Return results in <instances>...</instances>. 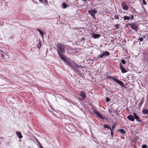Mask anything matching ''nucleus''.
<instances>
[{
	"label": "nucleus",
	"instance_id": "18",
	"mask_svg": "<svg viewBox=\"0 0 148 148\" xmlns=\"http://www.w3.org/2000/svg\"><path fill=\"white\" fill-rule=\"evenodd\" d=\"M62 6L63 8L64 9L66 8L67 7V4L64 3H62Z\"/></svg>",
	"mask_w": 148,
	"mask_h": 148
},
{
	"label": "nucleus",
	"instance_id": "35",
	"mask_svg": "<svg viewBox=\"0 0 148 148\" xmlns=\"http://www.w3.org/2000/svg\"><path fill=\"white\" fill-rule=\"evenodd\" d=\"M79 99L80 100H81V101H83V98H82V99L81 98H80V97H79Z\"/></svg>",
	"mask_w": 148,
	"mask_h": 148
},
{
	"label": "nucleus",
	"instance_id": "27",
	"mask_svg": "<svg viewBox=\"0 0 148 148\" xmlns=\"http://www.w3.org/2000/svg\"><path fill=\"white\" fill-rule=\"evenodd\" d=\"M121 62L122 64H125L126 63L125 61L124 60L122 59L121 60Z\"/></svg>",
	"mask_w": 148,
	"mask_h": 148
},
{
	"label": "nucleus",
	"instance_id": "3",
	"mask_svg": "<svg viewBox=\"0 0 148 148\" xmlns=\"http://www.w3.org/2000/svg\"><path fill=\"white\" fill-rule=\"evenodd\" d=\"M57 46L59 49L57 50H58L60 53L63 55L62 53H64L65 52V47L64 45L62 43L58 42L57 43Z\"/></svg>",
	"mask_w": 148,
	"mask_h": 148
},
{
	"label": "nucleus",
	"instance_id": "30",
	"mask_svg": "<svg viewBox=\"0 0 148 148\" xmlns=\"http://www.w3.org/2000/svg\"><path fill=\"white\" fill-rule=\"evenodd\" d=\"M41 43H39L38 45V47L39 48V49H40V47H41Z\"/></svg>",
	"mask_w": 148,
	"mask_h": 148
},
{
	"label": "nucleus",
	"instance_id": "33",
	"mask_svg": "<svg viewBox=\"0 0 148 148\" xmlns=\"http://www.w3.org/2000/svg\"><path fill=\"white\" fill-rule=\"evenodd\" d=\"M146 35H142V37L143 38H145V37H146Z\"/></svg>",
	"mask_w": 148,
	"mask_h": 148
},
{
	"label": "nucleus",
	"instance_id": "32",
	"mask_svg": "<svg viewBox=\"0 0 148 148\" xmlns=\"http://www.w3.org/2000/svg\"><path fill=\"white\" fill-rule=\"evenodd\" d=\"M130 16L131 17V18L130 20H132L133 19V18H134V16H133V15L132 14Z\"/></svg>",
	"mask_w": 148,
	"mask_h": 148
},
{
	"label": "nucleus",
	"instance_id": "19",
	"mask_svg": "<svg viewBox=\"0 0 148 148\" xmlns=\"http://www.w3.org/2000/svg\"><path fill=\"white\" fill-rule=\"evenodd\" d=\"M123 18L124 20H129L130 19V18L129 16H125L123 17Z\"/></svg>",
	"mask_w": 148,
	"mask_h": 148
},
{
	"label": "nucleus",
	"instance_id": "10",
	"mask_svg": "<svg viewBox=\"0 0 148 148\" xmlns=\"http://www.w3.org/2000/svg\"><path fill=\"white\" fill-rule=\"evenodd\" d=\"M133 114L134 117L135 119L136 120V121L138 122L141 123L142 122L141 119L139 118V117L136 114L135 112H133Z\"/></svg>",
	"mask_w": 148,
	"mask_h": 148
},
{
	"label": "nucleus",
	"instance_id": "1",
	"mask_svg": "<svg viewBox=\"0 0 148 148\" xmlns=\"http://www.w3.org/2000/svg\"><path fill=\"white\" fill-rule=\"evenodd\" d=\"M57 51L59 57L61 59L64 61L66 64L74 70L76 73H79V69L80 67L81 66L76 63L74 60H71L70 58H66L64 55H62L60 53L58 50H57Z\"/></svg>",
	"mask_w": 148,
	"mask_h": 148
},
{
	"label": "nucleus",
	"instance_id": "20",
	"mask_svg": "<svg viewBox=\"0 0 148 148\" xmlns=\"http://www.w3.org/2000/svg\"><path fill=\"white\" fill-rule=\"evenodd\" d=\"M37 30L40 33V34L42 36H43V32H42V31L40 30L39 29H37Z\"/></svg>",
	"mask_w": 148,
	"mask_h": 148
},
{
	"label": "nucleus",
	"instance_id": "8",
	"mask_svg": "<svg viewBox=\"0 0 148 148\" xmlns=\"http://www.w3.org/2000/svg\"><path fill=\"white\" fill-rule=\"evenodd\" d=\"M94 113L96 114L97 116H98V117L100 118V119H105V117L102 115L100 113L98 112L97 111H94Z\"/></svg>",
	"mask_w": 148,
	"mask_h": 148
},
{
	"label": "nucleus",
	"instance_id": "4",
	"mask_svg": "<svg viewBox=\"0 0 148 148\" xmlns=\"http://www.w3.org/2000/svg\"><path fill=\"white\" fill-rule=\"evenodd\" d=\"M128 25L130 26L131 28L132 29L136 31L138 30V25L137 23H133L129 24Z\"/></svg>",
	"mask_w": 148,
	"mask_h": 148
},
{
	"label": "nucleus",
	"instance_id": "15",
	"mask_svg": "<svg viewBox=\"0 0 148 148\" xmlns=\"http://www.w3.org/2000/svg\"><path fill=\"white\" fill-rule=\"evenodd\" d=\"M16 134L18 136L19 138L21 139L22 138L23 136L22 135L21 133L20 132H17Z\"/></svg>",
	"mask_w": 148,
	"mask_h": 148
},
{
	"label": "nucleus",
	"instance_id": "21",
	"mask_svg": "<svg viewBox=\"0 0 148 148\" xmlns=\"http://www.w3.org/2000/svg\"><path fill=\"white\" fill-rule=\"evenodd\" d=\"M119 131L121 132L122 134H125V132L124 130L123 129H120L119 130Z\"/></svg>",
	"mask_w": 148,
	"mask_h": 148
},
{
	"label": "nucleus",
	"instance_id": "11",
	"mask_svg": "<svg viewBox=\"0 0 148 148\" xmlns=\"http://www.w3.org/2000/svg\"><path fill=\"white\" fill-rule=\"evenodd\" d=\"M127 118L128 120L132 121H134L135 120L134 116L131 114L129 115Z\"/></svg>",
	"mask_w": 148,
	"mask_h": 148
},
{
	"label": "nucleus",
	"instance_id": "14",
	"mask_svg": "<svg viewBox=\"0 0 148 148\" xmlns=\"http://www.w3.org/2000/svg\"><path fill=\"white\" fill-rule=\"evenodd\" d=\"M114 18L116 19H117L119 20H121L122 18V17H121V16L120 15H115L114 16Z\"/></svg>",
	"mask_w": 148,
	"mask_h": 148
},
{
	"label": "nucleus",
	"instance_id": "2",
	"mask_svg": "<svg viewBox=\"0 0 148 148\" xmlns=\"http://www.w3.org/2000/svg\"><path fill=\"white\" fill-rule=\"evenodd\" d=\"M106 77L107 78L110 79L114 81V82L119 84L121 86H124V84L122 82L119 80L118 79H116L115 77L109 75L107 76Z\"/></svg>",
	"mask_w": 148,
	"mask_h": 148
},
{
	"label": "nucleus",
	"instance_id": "31",
	"mask_svg": "<svg viewBox=\"0 0 148 148\" xmlns=\"http://www.w3.org/2000/svg\"><path fill=\"white\" fill-rule=\"evenodd\" d=\"M119 25L117 24L115 25L116 28V29H118L119 28Z\"/></svg>",
	"mask_w": 148,
	"mask_h": 148
},
{
	"label": "nucleus",
	"instance_id": "26",
	"mask_svg": "<svg viewBox=\"0 0 148 148\" xmlns=\"http://www.w3.org/2000/svg\"><path fill=\"white\" fill-rule=\"evenodd\" d=\"M142 3L144 5H146L147 4V3L145 0H142Z\"/></svg>",
	"mask_w": 148,
	"mask_h": 148
},
{
	"label": "nucleus",
	"instance_id": "23",
	"mask_svg": "<svg viewBox=\"0 0 148 148\" xmlns=\"http://www.w3.org/2000/svg\"><path fill=\"white\" fill-rule=\"evenodd\" d=\"M110 130H111V135L112 137H113L114 134L113 132L114 130L112 129L111 128H110Z\"/></svg>",
	"mask_w": 148,
	"mask_h": 148
},
{
	"label": "nucleus",
	"instance_id": "13",
	"mask_svg": "<svg viewBox=\"0 0 148 148\" xmlns=\"http://www.w3.org/2000/svg\"><path fill=\"white\" fill-rule=\"evenodd\" d=\"M92 36L95 39L99 38L100 37V35L99 34H92Z\"/></svg>",
	"mask_w": 148,
	"mask_h": 148
},
{
	"label": "nucleus",
	"instance_id": "38",
	"mask_svg": "<svg viewBox=\"0 0 148 148\" xmlns=\"http://www.w3.org/2000/svg\"><path fill=\"white\" fill-rule=\"evenodd\" d=\"M147 38L148 39V36H147Z\"/></svg>",
	"mask_w": 148,
	"mask_h": 148
},
{
	"label": "nucleus",
	"instance_id": "17",
	"mask_svg": "<svg viewBox=\"0 0 148 148\" xmlns=\"http://www.w3.org/2000/svg\"><path fill=\"white\" fill-rule=\"evenodd\" d=\"M144 103V100H141L140 102L139 103V104L138 105V106H139V108H140L141 106L143 105V103Z\"/></svg>",
	"mask_w": 148,
	"mask_h": 148
},
{
	"label": "nucleus",
	"instance_id": "36",
	"mask_svg": "<svg viewBox=\"0 0 148 148\" xmlns=\"http://www.w3.org/2000/svg\"><path fill=\"white\" fill-rule=\"evenodd\" d=\"M38 143L39 144V145L41 148H43L41 146L40 144L38 142Z\"/></svg>",
	"mask_w": 148,
	"mask_h": 148
},
{
	"label": "nucleus",
	"instance_id": "29",
	"mask_svg": "<svg viewBox=\"0 0 148 148\" xmlns=\"http://www.w3.org/2000/svg\"><path fill=\"white\" fill-rule=\"evenodd\" d=\"M110 101V99L108 97H107L106 98V102H109Z\"/></svg>",
	"mask_w": 148,
	"mask_h": 148
},
{
	"label": "nucleus",
	"instance_id": "9",
	"mask_svg": "<svg viewBox=\"0 0 148 148\" xmlns=\"http://www.w3.org/2000/svg\"><path fill=\"white\" fill-rule=\"evenodd\" d=\"M88 12L91 16L95 15V14L97 13V11L95 9L89 10Z\"/></svg>",
	"mask_w": 148,
	"mask_h": 148
},
{
	"label": "nucleus",
	"instance_id": "34",
	"mask_svg": "<svg viewBox=\"0 0 148 148\" xmlns=\"http://www.w3.org/2000/svg\"><path fill=\"white\" fill-rule=\"evenodd\" d=\"M95 20L96 19V18L95 17V15L92 16Z\"/></svg>",
	"mask_w": 148,
	"mask_h": 148
},
{
	"label": "nucleus",
	"instance_id": "6",
	"mask_svg": "<svg viewBox=\"0 0 148 148\" xmlns=\"http://www.w3.org/2000/svg\"><path fill=\"white\" fill-rule=\"evenodd\" d=\"M110 55L109 52L107 51H103L102 54L101 55H99V57L100 58H103L104 56H108Z\"/></svg>",
	"mask_w": 148,
	"mask_h": 148
},
{
	"label": "nucleus",
	"instance_id": "22",
	"mask_svg": "<svg viewBox=\"0 0 148 148\" xmlns=\"http://www.w3.org/2000/svg\"><path fill=\"white\" fill-rule=\"evenodd\" d=\"M103 126L105 128H108L110 129V128H111L109 125L106 124H104Z\"/></svg>",
	"mask_w": 148,
	"mask_h": 148
},
{
	"label": "nucleus",
	"instance_id": "5",
	"mask_svg": "<svg viewBox=\"0 0 148 148\" xmlns=\"http://www.w3.org/2000/svg\"><path fill=\"white\" fill-rule=\"evenodd\" d=\"M121 6L122 9L125 10L127 11L129 9V6L127 5L125 1H123L121 3Z\"/></svg>",
	"mask_w": 148,
	"mask_h": 148
},
{
	"label": "nucleus",
	"instance_id": "25",
	"mask_svg": "<svg viewBox=\"0 0 148 148\" xmlns=\"http://www.w3.org/2000/svg\"><path fill=\"white\" fill-rule=\"evenodd\" d=\"M140 36L139 37V38H138V40H139L140 42H142L143 40V38H140Z\"/></svg>",
	"mask_w": 148,
	"mask_h": 148
},
{
	"label": "nucleus",
	"instance_id": "16",
	"mask_svg": "<svg viewBox=\"0 0 148 148\" xmlns=\"http://www.w3.org/2000/svg\"><path fill=\"white\" fill-rule=\"evenodd\" d=\"M142 112L145 114H148V110L147 109H144L143 110Z\"/></svg>",
	"mask_w": 148,
	"mask_h": 148
},
{
	"label": "nucleus",
	"instance_id": "28",
	"mask_svg": "<svg viewBox=\"0 0 148 148\" xmlns=\"http://www.w3.org/2000/svg\"><path fill=\"white\" fill-rule=\"evenodd\" d=\"M147 146L146 145H143L142 146V148H147Z\"/></svg>",
	"mask_w": 148,
	"mask_h": 148
},
{
	"label": "nucleus",
	"instance_id": "24",
	"mask_svg": "<svg viewBox=\"0 0 148 148\" xmlns=\"http://www.w3.org/2000/svg\"><path fill=\"white\" fill-rule=\"evenodd\" d=\"M116 125V123H115L112 126V129L113 130H114V128L115 127V126Z\"/></svg>",
	"mask_w": 148,
	"mask_h": 148
},
{
	"label": "nucleus",
	"instance_id": "7",
	"mask_svg": "<svg viewBox=\"0 0 148 148\" xmlns=\"http://www.w3.org/2000/svg\"><path fill=\"white\" fill-rule=\"evenodd\" d=\"M119 68L121 70V72L122 73H125L127 72L126 69L123 68V66L121 63H120L119 64Z\"/></svg>",
	"mask_w": 148,
	"mask_h": 148
},
{
	"label": "nucleus",
	"instance_id": "12",
	"mask_svg": "<svg viewBox=\"0 0 148 148\" xmlns=\"http://www.w3.org/2000/svg\"><path fill=\"white\" fill-rule=\"evenodd\" d=\"M79 95L82 97L83 99H84L86 98V93L84 91H81Z\"/></svg>",
	"mask_w": 148,
	"mask_h": 148
},
{
	"label": "nucleus",
	"instance_id": "37",
	"mask_svg": "<svg viewBox=\"0 0 148 148\" xmlns=\"http://www.w3.org/2000/svg\"><path fill=\"white\" fill-rule=\"evenodd\" d=\"M40 1V2H43V0H39Z\"/></svg>",
	"mask_w": 148,
	"mask_h": 148
}]
</instances>
